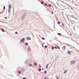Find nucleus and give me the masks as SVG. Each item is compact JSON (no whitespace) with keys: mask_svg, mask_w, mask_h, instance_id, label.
Segmentation results:
<instances>
[{"mask_svg":"<svg viewBox=\"0 0 79 79\" xmlns=\"http://www.w3.org/2000/svg\"><path fill=\"white\" fill-rule=\"evenodd\" d=\"M12 7L11 6V4H10V5H9V8L8 9V12L9 14H10V11H11V8Z\"/></svg>","mask_w":79,"mask_h":79,"instance_id":"1","label":"nucleus"},{"mask_svg":"<svg viewBox=\"0 0 79 79\" xmlns=\"http://www.w3.org/2000/svg\"><path fill=\"white\" fill-rule=\"evenodd\" d=\"M25 40V39L23 38L22 39H21L20 41V42H21V43H24L23 41H24Z\"/></svg>","mask_w":79,"mask_h":79,"instance_id":"2","label":"nucleus"},{"mask_svg":"<svg viewBox=\"0 0 79 79\" xmlns=\"http://www.w3.org/2000/svg\"><path fill=\"white\" fill-rule=\"evenodd\" d=\"M26 14H27L26 13H24V14L23 16L21 18L22 19H24V17H25V16H26Z\"/></svg>","mask_w":79,"mask_h":79,"instance_id":"3","label":"nucleus"},{"mask_svg":"<svg viewBox=\"0 0 79 79\" xmlns=\"http://www.w3.org/2000/svg\"><path fill=\"white\" fill-rule=\"evenodd\" d=\"M75 19H76V18H75V17H72V20H71V21H75V20H74Z\"/></svg>","mask_w":79,"mask_h":79,"instance_id":"4","label":"nucleus"},{"mask_svg":"<svg viewBox=\"0 0 79 79\" xmlns=\"http://www.w3.org/2000/svg\"><path fill=\"white\" fill-rule=\"evenodd\" d=\"M21 70L22 73H24L25 71V69H23V68L21 69Z\"/></svg>","mask_w":79,"mask_h":79,"instance_id":"5","label":"nucleus"},{"mask_svg":"<svg viewBox=\"0 0 79 79\" xmlns=\"http://www.w3.org/2000/svg\"><path fill=\"white\" fill-rule=\"evenodd\" d=\"M65 48H66V46H64L62 47V50L63 51L65 50Z\"/></svg>","mask_w":79,"mask_h":79,"instance_id":"6","label":"nucleus"},{"mask_svg":"<svg viewBox=\"0 0 79 79\" xmlns=\"http://www.w3.org/2000/svg\"><path fill=\"white\" fill-rule=\"evenodd\" d=\"M27 39V40H31V38H30L29 37H27L26 38Z\"/></svg>","mask_w":79,"mask_h":79,"instance_id":"7","label":"nucleus"},{"mask_svg":"<svg viewBox=\"0 0 79 79\" xmlns=\"http://www.w3.org/2000/svg\"><path fill=\"white\" fill-rule=\"evenodd\" d=\"M28 51H29L30 52H31V48L30 47V46H28Z\"/></svg>","mask_w":79,"mask_h":79,"instance_id":"8","label":"nucleus"},{"mask_svg":"<svg viewBox=\"0 0 79 79\" xmlns=\"http://www.w3.org/2000/svg\"><path fill=\"white\" fill-rule=\"evenodd\" d=\"M74 60L73 61H72L71 62L70 64H71V65H72V64H74Z\"/></svg>","mask_w":79,"mask_h":79,"instance_id":"9","label":"nucleus"},{"mask_svg":"<svg viewBox=\"0 0 79 79\" xmlns=\"http://www.w3.org/2000/svg\"><path fill=\"white\" fill-rule=\"evenodd\" d=\"M34 65L35 66H37V63L36 62H35L34 63Z\"/></svg>","mask_w":79,"mask_h":79,"instance_id":"10","label":"nucleus"},{"mask_svg":"<svg viewBox=\"0 0 79 79\" xmlns=\"http://www.w3.org/2000/svg\"><path fill=\"white\" fill-rule=\"evenodd\" d=\"M28 60H26V61L25 62V64H27V62H28Z\"/></svg>","mask_w":79,"mask_h":79,"instance_id":"11","label":"nucleus"},{"mask_svg":"<svg viewBox=\"0 0 79 79\" xmlns=\"http://www.w3.org/2000/svg\"><path fill=\"white\" fill-rule=\"evenodd\" d=\"M57 48H58L59 50H60V48L59 47V46H57Z\"/></svg>","mask_w":79,"mask_h":79,"instance_id":"12","label":"nucleus"},{"mask_svg":"<svg viewBox=\"0 0 79 79\" xmlns=\"http://www.w3.org/2000/svg\"><path fill=\"white\" fill-rule=\"evenodd\" d=\"M67 73V70H65V71L64 72V74H65V73Z\"/></svg>","mask_w":79,"mask_h":79,"instance_id":"13","label":"nucleus"},{"mask_svg":"<svg viewBox=\"0 0 79 79\" xmlns=\"http://www.w3.org/2000/svg\"><path fill=\"white\" fill-rule=\"evenodd\" d=\"M41 70H42V69H41V68H39L38 69L39 71H41Z\"/></svg>","mask_w":79,"mask_h":79,"instance_id":"14","label":"nucleus"},{"mask_svg":"<svg viewBox=\"0 0 79 79\" xmlns=\"http://www.w3.org/2000/svg\"><path fill=\"white\" fill-rule=\"evenodd\" d=\"M18 73H19V74H21V71H19L18 72Z\"/></svg>","mask_w":79,"mask_h":79,"instance_id":"15","label":"nucleus"},{"mask_svg":"<svg viewBox=\"0 0 79 79\" xmlns=\"http://www.w3.org/2000/svg\"><path fill=\"white\" fill-rule=\"evenodd\" d=\"M25 44L27 46V45H28V43H25Z\"/></svg>","mask_w":79,"mask_h":79,"instance_id":"16","label":"nucleus"},{"mask_svg":"<svg viewBox=\"0 0 79 79\" xmlns=\"http://www.w3.org/2000/svg\"><path fill=\"white\" fill-rule=\"evenodd\" d=\"M51 49L52 50H53V49H54V47L52 46L51 48Z\"/></svg>","mask_w":79,"mask_h":79,"instance_id":"17","label":"nucleus"},{"mask_svg":"<svg viewBox=\"0 0 79 79\" xmlns=\"http://www.w3.org/2000/svg\"><path fill=\"white\" fill-rule=\"evenodd\" d=\"M58 35H61V34L60 33H58Z\"/></svg>","mask_w":79,"mask_h":79,"instance_id":"18","label":"nucleus"},{"mask_svg":"<svg viewBox=\"0 0 79 79\" xmlns=\"http://www.w3.org/2000/svg\"><path fill=\"white\" fill-rule=\"evenodd\" d=\"M68 54H69H69H70V53H71V52L69 51H68Z\"/></svg>","mask_w":79,"mask_h":79,"instance_id":"19","label":"nucleus"},{"mask_svg":"<svg viewBox=\"0 0 79 79\" xmlns=\"http://www.w3.org/2000/svg\"><path fill=\"white\" fill-rule=\"evenodd\" d=\"M61 23V22H60V21H58L57 23L58 24H60Z\"/></svg>","mask_w":79,"mask_h":79,"instance_id":"20","label":"nucleus"},{"mask_svg":"<svg viewBox=\"0 0 79 79\" xmlns=\"http://www.w3.org/2000/svg\"><path fill=\"white\" fill-rule=\"evenodd\" d=\"M2 31H3V32H5V30H4V29H2Z\"/></svg>","mask_w":79,"mask_h":79,"instance_id":"21","label":"nucleus"},{"mask_svg":"<svg viewBox=\"0 0 79 79\" xmlns=\"http://www.w3.org/2000/svg\"><path fill=\"white\" fill-rule=\"evenodd\" d=\"M45 5H46V6H47L48 7V6L47 5V4L46 3H45Z\"/></svg>","mask_w":79,"mask_h":79,"instance_id":"22","label":"nucleus"},{"mask_svg":"<svg viewBox=\"0 0 79 79\" xmlns=\"http://www.w3.org/2000/svg\"><path fill=\"white\" fill-rule=\"evenodd\" d=\"M44 47L45 48H47V46L46 45H45Z\"/></svg>","mask_w":79,"mask_h":79,"instance_id":"23","label":"nucleus"},{"mask_svg":"<svg viewBox=\"0 0 79 79\" xmlns=\"http://www.w3.org/2000/svg\"><path fill=\"white\" fill-rule=\"evenodd\" d=\"M44 74H47V71H45L44 72Z\"/></svg>","mask_w":79,"mask_h":79,"instance_id":"24","label":"nucleus"},{"mask_svg":"<svg viewBox=\"0 0 79 79\" xmlns=\"http://www.w3.org/2000/svg\"><path fill=\"white\" fill-rule=\"evenodd\" d=\"M41 4H42V5H43V4H44V2H43V1H42L41 2Z\"/></svg>","mask_w":79,"mask_h":79,"instance_id":"25","label":"nucleus"},{"mask_svg":"<svg viewBox=\"0 0 79 79\" xmlns=\"http://www.w3.org/2000/svg\"><path fill=\"white\" fill-rule=\"evenodd\" d=\"M49 6H50V7H51V6H52V5H51V4H49Z\"/></svg>","mask_w":79,"mask_h":79,"instance_id":"26","label":"nucleus"},{"mask_svg":"<svg viewBox=\"0 0 79 79\" xmlns=\"http://www.w3.org/2000/svg\"><path fill=\"white\" fill-rule=\"evenodd\" d=\"M42 39L43 40H45V38H42Z\"/></svg>","mask_w":79,"mask_h":79,"instance_id":"27","label":"nucleus"},{"mask_svg":"<svg viewBox=\"0 0 79 79\" xmlns=\"http://www.w3.org/2000/svg\"><path fill=\"white\" fill-rule=\"evenodd\" d=\"M48 68V66H47V65H46V69H47Z\"/></svg>","mask_w":79,"mask_h":79,"instance_id":"28","label":"nucleus"},{"mask_svg":"<svg viewBox=\"0 0 79 79\" xmlns=\"http://www.w3.org/2000/svg\"><path fill=\"white\" fill-rule=\"evenodd\" d=\"M18 32H17V31H16V32H15V34H18Z\"/></svg>","mask_w":79,"mask_h":79,"instance_id":"29","label":"nucleus"},{"mask_svg":"<svg viewBox=\"0 0 79 79\" xmlns=\"http://www.w3.org/2000/svg\"><path fill=\"white\" fill-rule=\"evenodd\" d=\"M54 48H55V49H57V47H56V46H55Z\"/></svg>","mask_w":79,"mask_h":79,"instance_id":"30","label":"nucleus"},{"mask_svg":"<svg viewBox=\"0 0 79 79\" xmlns=\"http://www.w3.org/2000/svg\"><path fill=\"white\" fill-rule=\"evenodd\" d=\"M3 9L4 10H5V6H3Z\"/></svg>","mask_w":79,"mask_h":79,"instance_id":"31","label":"nucleus"},{"mask_svg":"<svg viewBox=\"0 0 79 79\" xmlns=\"http://www.w3.org/2000/svg\"><path fill=\"white\" fill-rule=\"evenodd\" d=\"M39 67L40 68H41L42 66H41V65H40V64L39 65Z\"/></svg>","mask_w":79,"mask_h":79,"instance_id":"32","label":"nucleus"},{"mask_svg":"<svg viewBox=\"0 0 79 79\" xmlns=\"http://www.w3.org/2000/svg\"><path fill=\"white\" fill-rule=\"evenodd\" d=\"M5 19H7V17H5Z\"/></svg>","mask_w":79,"mask_h":79,"instance_id":"33","label":"nucleus"},{"mask_svg":"<svg viewBox=\"0 0 79 79\" xmlns=\"http://www.w3.org/2000/svg\"><path fill=\"white\" fill-rule=\"evenodd\" d=\"M29 66H32V64H29Z\"/></svg>","mask_w":79,"mask_h":79,"instance_id":"34","label":"nucleus"},{"mask_svg":"<svg viewBox=\"0 0 79 79\" xmlns=\"http://www.w3.org/2000/svg\"><path fill=\"white\" fill-rule=\"evenodd\" d=\"M26 78L25 77H23V79H26Z\"/></svg>","mask_w":79,"mask_h":79,"instance_id":"35","label":"nucleus"},{"mask_svg":"<svg viewBox=\"0 0 79 79\" xmlns=\"http://www.w3.org/2000/svg\"><path fill=\"white\" fill-rule=\"evenodd\" d=\"M56 79H59V78H58V77H56Z\"/></svg>","mask_w":79,"mask_h":79,"instance_id":"36","label":"nucleus"},{"mask_svg":"<svg viewBox=\"0 0 79 79\" xmlns=\"http://www.w3.org/2000/svg\"><path fill=\"white\" fill-rule=\"evenodd\" d=\"M42 70H43V71H44V69L42 68Z\"/></svg>","mask_w":79,"mask_h":79,"instance_id":"37","label":"nucleus"},{"mask_svg":"<svg viewBox=\"0 0 79 79\" xmlns=\"http://www.w3.org/2000/svg\"><path fill=\"white\" fill-rule=\"evenodd\" d=\"M44 79H47V78L46 77H45Z\"/></svg>","mask_w":79,"mask_h":79,"instance_id":"38","label":"nucleus"},{"mask_svg":"<svg viewBox=\"0 0 79 79\" xmlns=\"http://www.w3.org/2000/svg\"><path fill=\"white\" fill-rule=\"evenodd\" d=\"M62 24L63 26H64V24H63L62 23Z\"/></svg>","mask_w":79,"mask_h":79,"instance_id":"39","label":"nucleus"},{"mask_svg":"<svg viewBox=\"0 0 79 79\" xmlns=\"http://www.w3.org/2000/svg\"><path fill=\"white\" fill-rule=\"evenodd\" d=\"M48 65H49L48 64H47V65H46V66H48Z\"/></svg>","mask_w":79,"mask_h":79,"instance_id":"40","label":"nucleus"},{"mask_svg":"<svg viewBox=\"0 0 79 79\" xmlns=\"http://www.w3.org/2000/svg\"><path fill=\"white\" fill-rule=\"evenodd\" d=\"M78 69H79V66L78 67Z\"/></svg>","mask_w":79,"mask_h":79,"instance_id":"41","label":"nucleus"},{"mask_svg":"<svg viewBox=\"0 0 79 79\" xmlns=\"http://www.w3.org/2000/svg\"><path fill=\"white\" fill-rule=\"evenodd\" d=\"M52 14H53V13L52 12Z\"/></svg>","mask_w":79,"mask_h":79,"instance_id":"42","label":"nucleus"},{"mask_svg":"<svg viewBox=\"0 0 79 79\" xmlns=\"http://www.w3.org/2000/svg\"><path fill=\"white\" fill-rule=\"evenodd\" d=\"M33 37H34V35H33Z\"/></svg>","mask_w":79,"mask_h":79,"instance_id":"43","label":"nucleus"},{"mask_svg":"<svg viewBox=\"0 0 79 79\" xmlns=\"http://www.w3.org/2000/svg\"><path fill=\"white\" fill-rule=\"evenodd\" d=\"M33 37H34V35H33Z\"/></svg>","mask_w":79,"mask_h":79,"instance_id":"44","label":"nucleus"},{"mask_svg":"<svg viewBox=\"0 0 79 79\" xmlns=\"http://www.w3.org/2000/svg\"><path fill=\"white\" fill-rule=\"evenodd\" d=\"M2 23H4V22H2Z\"/></svg>","mask_w":79,"mask_h":79,"instance_id":"45","label":"nucleus"},{"mask_svg":"<svg viewBox=\"0 0 79 79\" xmlns=\"http://www.w3.org/2000/svg\"><path fill=\"white\" fill-rule=\"evenodd\" d=\"M54 40H56V39L55 38Z\"/></svg>","mask_w":79,"mask_h":79,"instance_id":"46","label":"nucleus"},{"mask_svg":"<svg viewBox=\"0 0 79 79\" xmlns=\"http://www.w3.org/2000/svg\"><path fill=\"white\" fill-rule=\"evenodd\" d=\"M32 35H33L34 34H33L32 33Z\"/></svg>","mask_w":79,"mask_h":79,"instance_id":"47","label":"nucleus"},{"mask_svg":"<svg viewBox=\"0 0 79 79\" xmlns=\"http://www.w3.org/2000/svg\"><path fill=\"white\" fill-rule=\"evenodd\" d=\"M43 47H44V45H42Z\"/></svg>","mask_w":79,"mask_h":79,"instance_id":"48","label":"nucleus"},{"mask_svg":"<svg viewBox=\"0 0 79 79\" xmlns=\"http://www.w3.org/2000/svg\"><path fill=\"white\" fill-rule=\"evenodd\" d=\"M62 10H63V9H62Z\"/></svg>","mask_w":79,"mask_h":79,"instance_id":"49","label":"nucleus"}]
</instances>
